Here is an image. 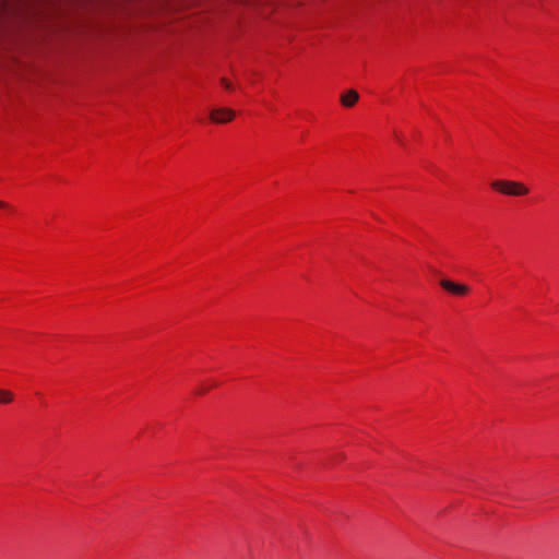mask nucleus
Here are the masks:
<instances>
[{
  "instance_id": "f257e3e1",
  "label": "nucleus",
  "mask_w": 559,
  "mask_h": 559,
  "mask_svg": "<svg viewBox=\"0 0 559 559\" xmlns=\"http://www.w3.org/2000/svg\"><path fill=\"white\" fill-rule=\"evenodd\" d=\"M491 188L511 197L526 195L530 191L524 183L511 180H495L491 182Z\"/></svg>"
},
{
  "instance_id": "f03ea898",
  "label": "nucleus",
  "mask_w": 559,
  "mask_h": 559,
  "mask_svg": "<svg viewBox=\"0 0 559 559\" xmlns=\"http://www.w3.org/2000/svg\"><path fill=\"white\" fill-rule=\"evenodd\" d=\"M210 118L215 123H226L235 118V111L229 108L213 109L210 114Z\"/></svg>"
},
{
  "instance_id": "7ed1b4c3",
  "label": "nucleus",
  "mask_w": 559,
  "mask_h": 559,
  "mask_svg": "<svg viewBox=\"0 0 559 559\" xmlns=\"http://www.w3.org/2000/svg\"><path fill=\"white\" fill-rule=\"evenodd\" d=\"M442 288L453 295H465L468 292V287L461 284V282H440Z\"/></svg>"
},
{
  "instance_id": "20e7f679",
  "label": "nucleus",
  "mask_w": 559,
  "mask_h": 559,
  "mask_svg": "<svg viewBox=\"0 0 559 559\" xmlns=\"http://www.w3.org/2000/svg\"><path fill=\"white\" fill-rule=\"evenodd\" d=\"M359 99V94L355 90H348L341 96V103L345 107H353Z\"/></svg>"
},
{
  "instance_id": "39448f33",
  "label": "nucleus",
  "mask_w": 559,
  "mask_h": 559,
  "mask_svg": "<svg viewBox=\"0 0 559 559\" xmlns=\"http://www.w3.org/2000/svg\"><path fill=\"white\" fill-rule=\"evenodd\" d=\"M13 401V393L5 389H0V404H9Z\"/></svg>"
},
{
  "instance_id": "423d86ee",
  "label": "nucleus",
  "mask_w": 559,
  "mask_h": 559,
  "mask_svg": "<svg viewBox=\"0 0 559 559\" xmlns=\"http://www.w3.org/2000/svg\"><path fill=\"white\" fill-rule=\"evenodd\" d=\"M221 83L227 88V90H231V83L228 82L226 79H222L221 80Z\"/></svg>"
},
{
  "instance_id": "0eeeda50",
  "label": "nucleus",
  "mask_w": 559,
  "mask_h": 559,
  "mask_svg": "<svg viewBox=\"0 0 559 559\" xmlns=\"http://www.w3.org/2000/svg\"><path fill=\"white\" fill-rule=\"evenodd\" d=\"M8 205L0 201V207H7Z\"/></svg>"
},
{
  "instance_id": "6e6552de",
  "label": "nucleus",
  "mask_w": 559,
  "mask_h": 559,
  "mask_svg": "<svg viewBox=\"0 0 559 559\" xmlns=\"http://www.w3.org/2000/svg\"><path fill=\"white\" fill-rule=\"evenodd\" d=\"M395 136H396L397 141L402 142V139L400 138V135L396 134Z\"/></svg>"
}]
</instances>
